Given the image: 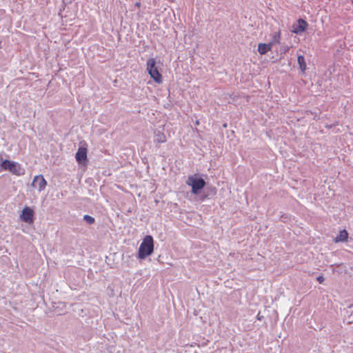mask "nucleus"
Returning a JSON list of instances; mask_svg holds the SVG:
<instances>
[{"label": "nucleus", "mask_w": 353, "mask_h": 353, "mask_svg": "<svg viewBox=\"0 0 353 353\" xmlns=\"http://www.w3.org/2000/svg\"><path fill=\"white\" fill-rule=\"evenodd\" d=\"M88 150L85 147H79L76 154V161L80 165H85L88 162L87 157Z\"/></svg>", "instance_id": "0eeeda50"}, {"label": "nucleus", "mask_w": 353, "mask_h": 353, "mask_svg": "<svg viewBox=\"0 0 353 353\" xmlns=\"http://www.w3.org/2000/svg\"><path fill=\"white\" fill-rule=\"evenodd\" d=\"M20 219L26 223L31 224L34 221V210L26 206L21 211L20 214Z\"/></svg>", "instance_id": "39448f33"}, {"label": "nucleus", "mask_w": 353, "mask_h": 353, "mask_svg": "<svg viewBox=\"0 0 353 353\" xmlns=\"http://www.w3.org/2000/svg\"><path fill=\"white\" fill-rule=\"evenodd\" d=\"M186 184L192 188L193 194L198 195L205 187L206 182L198 174H195L188 177Z\"/></svg>", "instance_id": "f03ea898"}, {"label": "nucleus", "mask_w": 353, "mask_h": 353, "mask_svg": "<svg viewBox=\"0 0 353 353\" xmlns=\"http://www.w3.org/2000/svg\"><path fill=\"white\" fill-rule=\"evenodd\" d=\"M216 194V188L212 185L207 186L201 197V200H204L208 197H212Z\"/></svg>", "instance_id": "1a4fd4ad"}, {"label": "nucleus", "mask_w": 353, "mask_h": 353, "mask_svg": "<svg viewBox=\"0 0 353 353\" xmlns=\"http://www.w3.org/2000/svg\"><path fill=\"white\" fill-rule=\"evenodd\" d=\"M146 70L150 76V78L153 79L157 83H161L163 81L162 74L159 70L157 63L154 58H150L147 61Z\"/></svg>", "instance_id": "7ed1b4c3"}, {"label": "nucleus", "mask_w": 353, "mask_h": 353, "mask_svg": "<svg viewBox=\"0 0 353 353\" xmlns=\"http://www.w3.org/2000/svg\"><path fill=\"white\" fill-rule=\"evenodd\" d=\"M256 319L259 320V321H261L264 319V316L261 315V312H259L256 316Z\"/></svg>", "instance_id": "f3484780"}, {"label": "nucleus", "mask_w": 353, "mask_h": 353, "mask_svg": "<svg viewBox=\"0 0 353 353\" xmlns=\"http://www.w3.org/2000/svg\"><path fill=\"white\" fill-rule=\"evenodd\" d=\"M288 50H289V48L288 46L283 47L282 48V51H283V53L287 52Z\"/></svg>", "instance_id": "a211bd4d"}, {"label": "nucleus", "mask_w": 353, "mask_h": 353, "mask_svg": "<svg viewBox=\"0 0 353 353\" xmlns=\"http://www.w3.org/2000/svg\"><path fill=\"white\" fill-rule=\"evenodd\" d=\"M154 251V239L151 235H147L143 239L137 254V258L145 259L152 254Z\"/></svg>", "instance_id": "f257e3e1"}, {"label": "nucleus", "mask_w": 353, "mask_h": 353, "mask_svg": "<svg viewBox=\"0 0 353 353\" xmlns=\"http://www.w3.org/2000/svg\"><path fill=\"white\" fill-rule=\"evenodd\" d=\"M272 48V43H260L258 45V52L260 54L264 55L268 52L270 51Z\"/></svg>", "instance_id": "9d476101"}, {"label": "nucleus", "mask_w": 353, "mask_h": 353, "mask_svg": "<svg viewBox=\"0 0 353 353\" xmlns=\"http://www.w3.org/2000/svg\"><path fill=\"white\" fill-rule=\"evenodd\" d=\"M348 232L346 230H342L339 232V234L334 238V241L335 243L346 242L348 239Z\"/></svg>", "instance_id": "9b49d317"}, {"label": "nucleus", "mask_w": 353, "mask_h": 353, "mask_svg": "<svg viewBox=\"0 0 353 353\" xmlns=\"http://www.w3.org/2000/svg\"><path fill=\"white\" fill-rule=\"evenodd\" d=\"M166 141V137L164 133L157 131L154 132V142L157 143H164Z\"/></svg>", "instance_id": "f8f14e48"}, {"label": "nucleus", "mask_w": 353, "mask_h": 353, "mask_svg": "<svg viewBox=\"0 0 353 353\" xmlns=\"http://www.w3.org/2000/svg\"><path fill=\"white\" fill-rule=\"evenodd\" d=\"M1 169L9 171L17 176H21L24 174V170L21 168V165L19 163L10 160H5L4 161H2Z\"/></svg>", "instance_id": "20e7f679"}, {"label": "nucleus", "mask_w": 353, "mask_h": 353, "mask_svg": "<svg viewBox=\"0 0 353 353\" xmlns=\"http://www.w3.org/2000/svg\"><path fill=\"white\" fill-rule=\"evenodd\" d=\"M297 61L299 66V69L302 72H305L307 68L305 57L303 55L299 54L297 57Z\"/></svg>", "instance_id": "ddd939ff"}, {"label": "nucleus", "mask_w": 353, "mask_h": 353, "mask_svg": "<svg viewBox=\"0 0 353 353\" xmlns=\"http://www.w3.org/2000/svg\"><path fill=\"white\" fill-rule=\"evenodd\" d=\"M6 159H3V157L0 154V167L1 168V162L4 161Z\"/></svg>", "instance_id": "aec40b11"}, {"label": "nucleus", "mask_w": 353, "mask_h": 353, "mask_svg": "<svg viewBox=\"0 0 353 353\" xmlns=\"http://www.w3.org/2000/svg\"><path fill=\"white\" fill-rule=\"evenodd\" d=\"M316 280L319 283H323L325 281V279L323 276H319L317 277Z\"/></svg>", "instance_id": "dca6fc26"}, {"label": "nucleus", "mask_w": 353, "mask_h": 353, "mask_svg": "<svg viewBox=\"0 0 353 353\" xmlns=\"http://www.w3.org/2000/svg\"><path fill=\"white\" fill-rule=\"evenodd\" d=\"M223 128H226V127H227V123H223Z\"/></svg>", "instance_id": "412c9836"}, {"label": "nucleus", "mask_w": 353, "mask_h": 353, "mask_svg": "<svg viewBox=\"0 0 353 353\" xmlns=\"http://www.w3.org/2000/svg\"><path fill=\"white\" fill-rule=\"evenodd\" d=\"M134 6H135V7L139 8L141 6V2H137Z\"/></svg>", "instance_id": "6ab92c4d"}, {"label": "nucleus", "mask_w": 353, "mask_h": 353, "mask_svg": "<svg viewBox=\"0 0 353 353\" xmlns=\"http://www.w3.org/2000/svg\"><path fill=\"white\" fill-rule=\"evenodd\" d=\"M308 26L309 24L305 19L299 18L296 23L292 25V32L296 34H301L307 30Z\"/></svg>", "instance_id": "423d86ee"}, {"label": "nucleus", "mask_w": 353, "mask_h": 353, "mask_svg": "<svg viewBox=\"0 0 353 353\" xmlns=\"http://www.w3.org/2000/svg\"><path fill=\"white\" fill-rule=\"evenodd\" d=\"M32 185L37 188L38 191L41 192L46 188L47 185V181L43 175H37L34 176L32 183Z\"/></svg>", "instance_id": "6e6552de"}, {"label": "nucleus", "mask_w": 353, "mask_h": 353, "mask_svg": "<svg viewBox=\"0 0 353 353\" xmlns=\"http://www.w3.org/2000/svg\"><path fill=\"white\" fill-rule=\"evenodd\" d=\"M83 220L90 225L94 224L95 223V219L88 214H85L83 217Z\"/></svg>", "instance_id": "4468645a"}, {"label": "nucleus", "mask_w": 353, "mask_h": 353, "mask_svg": "<svg viewBox=\"0 0 353 353\" xmlns=\"http://www.w3.org/2000/svg\"><path fill=\"white\" fill-rule=\"evenodd\" d=\"M168 1H170V2H173L174 1V0H168Z\"/></svg>", "instance_id": "4be33fe9"}, {"label": "nucleus", "mask_w": 353, "mask_h": 353, "mask_svg": "<svg viewBox=\"0 0 353 353\" xmlns=\"http://www.w3.org/2000/svg\"><path fill=\"white\" fill-rule=\"evenodd\" d=\"M280 37H281V33L280 32H275L273 35L272 40L270 43H272V46L274 43H280Z\"/></svg>", "instance_id": "2eb2a0df"}]
</instances>
